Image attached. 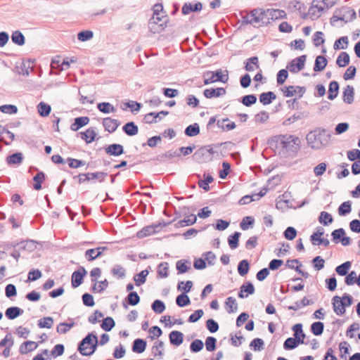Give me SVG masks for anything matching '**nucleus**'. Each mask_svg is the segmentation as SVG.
Here are the masks:
<instances>
[{
	"instance_id": "f257e3e1",
	"label": "nucleus",
	"mask_w": 360,
	"mask_h": 360,
	"mask_svg": "<svg viewBox=\"0 0 360 360\" xmlns=\"http://www.w3.org/2000/svg\"><path fill=\"white\" fill-rule=\"evenodd\" d=\"M286 18V13L281 9H264L257 8L252 9L243 18V22L252 25L254 27L266 26L275 21Z\"/></svg>"
},
{
	"instance_id": "f03ea898",
	"label": "nucleus",
	"mask_w": 360,
	"mask_h": 360,
	"mask_svg": "<svg viewBox=\"0 0 360 360\" xmlns=\"http://www.w3.org/2000/svg\"><path fill=\"white\" fill-rule=\"evenodd\" d=\"M331 135L324 129H316L307 135L308 145L313 149H320L329 144Z\"/></svg>"
},
{
	"instance_id": "7ed1b4c3",
	"label": "nucleus",
	"mask_w": 360,
	"mask_h": 360,
	"mask_svg": "<svg viewBox=\"0 0 360 360\" xmlns=\"http://www.w3.org/2000/svg\"><path fill=\"white\" fill-rule=\"evenodd\" d=\"M278 147L283 153H294L299 148L300 141L293 135H281L277 140Z\"/></svg>"
},
{
	"instance_id": "20e7f679",
	"label": "nucleus",
	"mask_w": 360,
	"mask_h": 360,
	"mask_svg": "<svg viewBox=\"0 0 360 360\" xmlns=\"http://www.w3.org/2000/svg\"><path fill=\"white\" fill-rule=\"evenodd\" d=\"M98 344L96 335L89 333L79 343L78 351L83 356H91L96 350Z\"/></svg>"
},
{
	"instance_id": "39448f33",
	"label": "nucleus",
	"mask_w": 360,
	"mask_h": 360,
	"mask_svg": "<svg viewBox=\"0 0 360 360\" xmlns=\"http://www.w3.org/2000/svg\"><path fill=\"white\" fill-rule=\"evenodd\" d=\"M352 297L347 293H345L342 297L334 296L333 297L334 312L338 316L343 315L345 313L346 307L352 305Z\"/></svg>"
},
{
	"instance_id": "423d86ee",
	"label": "nucleus",
	"mask_w": 360,
	"mask_h": 360,
	"mask_svg": "<svg viewBox=\"0 0 360 360\" xmlns=\"http://www.w3.org/2000/svg\"><path fill=\"white\" fill-rule=\"evenodd\" d=\"M202 77L204 78V84L205 85L216 82H221L223 83H226L229 79L228 74L223 75L221 70H218L216 72H205L202 75Z\"/></svg>"
},
{
	"instance_id": "0eeeda50",
	"label": "nucleus",
	"mask_w": 360,
	"mask_h": 360,
	"mask_svg": "<svg viewBox=\"0 0 360 360\" xmlns=\"http://www.w3.org/2000/svg\"><path fill=\"white\" fill-rule=\"evenodd\" d=\"M214 150L210 146H204L196 150L193 155L195 161L202 163L212 160Z\"/></svg>"
},
{
	"instance_id": "6e6552de",
	"label": "nucleus",
	"mask_w": 360,
	"mask_h": 360,
	"mask_svg": "<svg viewBox=\"0 0 360 360\" xmlns=\"http://www.w3.org/2000/svg\"><path fill=\"white\" fill-rule=\"evenodd\" d=\"M306 56L303 55L292 60L288 66V69L292 72L301 71L304 66Z\"/></svg>"
},
{
	"instance_id": "1a4fd4ad",
	"label": "nucleus",
	"mask_w": 360,
	"mask_h": 360,
	"mask_svg": "<svg viewBox=\"0 0 360 360\" xmlns=\"http://www.w3.org/2000/svg\"><path fill=\"white\" fill-rule=\"evenodd\" d=\"M283 95L286 97H291L296 94H299L300 96H302L305 91L304 87L300 86H283L281 89Z\"/></svg>"
},
{
	"instance_id": "9d476101",
	"label": "nucleus",
	"mask_w": 360,
	"mask_h": 360,
	"mask_svg": "<svg viewBox=\"0 0 360 360\" xmlns=\"http://www.w3.org/2000/svg\"><path fill=\"white\" fill-rule=\"evenodd\" d=\"M103 125L106 131L110 133L114 132L120 125V122L117 120L111 117L104 118L103 120Z\"/></svg>"
},
{
	"instance_id": "9b49d317",
	"label": "nucleus",
	"mask_w": 360,
	"mask_h": 360,
	"mask_svg": "<svg viewBox=\"0 0 360 360\" xmlns=\"http://www.w3.org/2000/svg\"><path fill=\"white\" fill-rule=\"evenodd\" d=\"M202 9V4L200 2H197L194 5L191 3H185L181 8L183 15H188L191 12L200 11Z\"/></svg>"
},
{
	"instance_id": "f8f14e48",
	"label": "nucleus",
	"mask_w": 360,
	"mask_h": 360,
	"mask_svg": "<svg viewBox=\"0 0 360 360\" xmlns=\"http://www.w3.org/2000/svg\"><path fill=\"white\" fill-rule=\"evenodd\" d=\"M207 98H218L226 94V89L220 87L217 89H207L203 92Z\"/></svg>"
},
{
	"instance_id": "ddd939ff",
	"label": "nucleus",
	"mask_w": 360,
	"mask_h": 360,
	"mask_svg": "<svg viewBox=\"0 0 360 360\" xmlns=\"http://www.w3.org/2000/svg\"><path fill=\"white\" fill-rule=\"evenodd\" d=\"M105 151L109 155L119 156L124 153V148L120 144L113 143L108 146Z\"/></svg>"
},
{
	"instance_id": "4468645a",
	"label": "nucleus",
	"mask_w": 360,
	"mask_h": 360,
	"mask_svg": "<svg viewBox=\"0 0 360 360\" xmlns=\"http://www.w3.org/2000/svg\"><path fill=\"white\" fill-rule=\"evenodd\" d=\"M7 223L11 225L12 229H15L21 226L22 220L20 215L13 210L8 217Z\"/></svg>"
},
{
	"instance_id": "2eb2a0df",
	"label": "nucleus",
	"mask_w": 360,
	"mask_h": 360,
	"mask_svg": "<svg viewBox=\"0 0 360 360\" xmlns=\"http://www.w3.org/2000/svg\"><path fill=\"white\" fill-rule=\"evenodd\" d=\"M160 228L159 225H150L143 228L141 231L137 232V237L143 238L156 233Z\"/></svg>"
},
{
	"instance_id": "dca6fc26",
	"label": "nucleus",
	"mask_w": 360,
	"mask_h": 360,
	"mask_svg": "<svg viewBox=\"0 0 360 360\" xmlns=\"http://www.w3.org/2000/svg\"><path fill=\"white\" fill-rule=\"evenodd\" d=\"M255 292L254 285L248 282L244 283L240 287V291L238 293V297L240 298L247 297L248 295H252Z\"/></svg>"
},
{
	"instance_id": "f3484780",
	"label": "nucleus",
	"mask_w": 360,
	"mask_h": 360,
	"mask_svg": "<svg viewBox=\"0 0 360 360\" xmlns=\"http://www.w3.org/2000/svg\"><path fill=\"white\" fill-rule=\"evenodd\" d=\"M86 270L82 268V272L79 271H75L72 275V285L73 288H77L82 283L83 277L86 274Z\"/></svg>"
},
{
	"instance_id": "a211bd4d",
	"label": "nucleus",
	"mask_w": 360,
	"mask_h": 360,
	"mask_svg": "<svg viewBox=\"0 0 360 360\" xmlns=\"http://www.w3.org/2000/svg\"><path fill=\"white\" fill-rule=\"evenodd\" d=\"M354 89L352 86L347 85L343 91V101L352 104L354 102Z\"/></svg>"
},
{
	"instance_id": "6ab92c4d",
	"label": "nucleus",
	"mask_w": 360,
	"mask_h": 360,
	"mask_svg": "<svg viewBox=\"0 0 360 360\" xmlns=\"http://www.w3.org/2000/svg\"><path fill=\"white\" fill-rule=\"evenodd\" d=\"M22 313V310L18 307H8L6 311L5 315L7 319L13 320L18 317Z\"/></svg>"
},
{
	"instance_id": "aec40b11",
	"label": "nucleus",
	"mask_w": 360,
	"mask_h": 360,
	"mask_svg": "<svg viewBox=\"0 0 360 360\" xmlns=\"http://www.w3.org/2000/svg\"><path fill=\"white\" fill-rule=\"evenodd\" d=\"M169 340L171 344L179 346L184 340V335L179 331H172L169 334Z\"/></svg>"
},
{
	"instance_id": "412c9836",
	"label": "nucleus",
	"mask_w": 360,
	"mask_h": 360,
	"mask_svg": "<svg viewBox=\"0 0 360 360\" xmlns=\"http://www.w3.org/2000/svg\"><path fill=\"white\" fill-rule=\"evenodd\" d=\"M217 125L219 128H221V129H223L224 131H231L236 128L235 122H231L228 118L218 120Z\"/></svg>"
},
{
	"instance_id": "4be33fe9",
	"label": "nucleus",
	"mask_w": 360,
	"mask_h": 360,
	"mask_svg": "<svg viewBox=\"0 0 360 360\" xmlns=\"http://www.w3.org/2000/svg\"><path fill=\"white\" fill-rule=\"evenodd\" d=\"M259 60L257 56H253L247 60L245 62V69L248 72L254 71L259 68Z\"/></svg>"
},
{
	"instance_id": "5701e85b",
	"label": "nucleus",
	"mask_w": 360,
	"mask_h": 360,
	"mask_svg": "<svg viewBox=\"0 0 360 360\" xmlns=\"http://www.w3.org/2000/svg\"><path fill=\"white\" fill-rule=\"evenodd\" d=\"M89 122L88 117H79L75 120V122L71 125L72 131H77L81 127L86 125Z\"/></svg>"
},
{
	"instance_id": "b1692460",
	"label": "nucleus",
	"mask_w": 360,
	"mask_h": 360,
	"mask_svg": "<svg viewBox=\"0 0 360 360\" xmlns=\"http://www.w3.org/2000/svg\"><path fill=\"white\" fill-rule=\"evenodd\" d=\"M37 108L39 115L43 117L49 116L51 111V105L44 102H40L37 105Z\"/></svg>"
},
{
	"instance_id": "393cba45",
	"label": "nucleus",
	"mask_w": 360,
	"mask_h": 360,
	"mask_svg": "<svg viewBox=\"0 0 360 360\" xmlns=\"http://www.w3.org/2000/svg\"><path fill=\"white\" fill-rule=\"evenodd\" d=\"M152 352L155 357L162 359L164 354V342L162 341L156 342L152 348Z\"/></svg>"
},
{
	"instance_id": "a878e982",
	"label": "nucleus",
	"mask_w": 360,
	"mask_h": 360,
	"mask_svg": "<svg viewBox=\"0 0 360 360\" xmlns=\"http://www.w3.org/2000/svg\"><path fill=\"white\" fill-rule=\"evenodd\" d=\"M328 61L326 58L323 56H319L316 57L315 60V64L314 67V70L316 72H320L324 70L326 66L327 65Z\"/></svg>"
},
{
	"instance_id": "bb28decb",
	"label": "nucleus",
	"mask_w": 360,
	"mask_h": 360,
	"mask_svg": "<svg viewBox=\"0 0 360 360\" xmlns=\"http://www.w3.org/2000/svg\"><path fill=\"white\" fill-rule=\"evenodd\" d=\"M22 161V153H15L6 158V162L8 165L11 166L16 164H20Z\"/></svg>"
},
{
	"instance_id": "cd10ccee",
	"label": "nucleus",
	"mask_w": 360,
	"mask_h": 360,
	"mask_svg": "<svg viewBox=\"0 0 360 360\" xmlns=\"http://www.w3.org/2000/svg\"><path fill=\"white\" fill-rule=\"evenodd\" d=\"M197 218L195 214H190L186 217L184 219L180 220L177 222L176 225L178 227H184L191 226L196 222Z\"/></svg>"
},
{
	"instance_id": "c85d7f7f",
	"label": "nucleus",
	"mask_w": 360,
	"mask_h": 360,
	"mask_svg": "<svg viewBox=\"0 0 360 360\" xmlns=\"http://www.w3.org/2000/svg\"><path fill=\"white\" fill-rule=\"evenodd\" d=\"M226 309L228 313L236 312L238 309L236 300L233 297H229L225 302Z\"/></svg>"
},
{
	"instance_id": "c756f323",
	"label": "nucleus",
	"mask_w": 360,
	"mask_h": 360,
	"mask_svg": "<svg viewBox=\"0 0 360 360\" xmlns=\"http://www.w3.org/2000/svg\"><path fill=\"white\" fill-rule=\"evenodd\" d=\"M292 330L294 331L295 338L299 340L302 343H304L305 334L302 330V325L301 323L295 324L292 327Z\"/></svg>"
},
{
	"instance_id": "7c9ffc66",
	"label": "nucleus",
	"mask_w": 360,
	"mask_h": 360,
	"mask_svg": "<svg viewBox=\"0 0 360 360\" xmlns=\"http://www.w3.org/2000/svg\"><path fill=\"white\" fill-rule=\"evenodd\" d=\"M276 98V95L273 92L268 91V92L262 93L259 96V101L263 105H269L272 102L273 100H275Z\"/></svg>"
},
{
	"instance_id": "2f4dec72",
	"label": "nucleus",
	"mask_w": 360,
	"mask_h": 360,
	"mask_svg": "<svg viewBox=\"0 0 360 360\" xmlns=\"http://www.w3.org/2000/svg\"><path fill=\"white\" fill-rule=\"evenodd\" d=\"M146 347V342L142 339H136L134 341L132 346V350L136 353H142L145 351Z\"/></svg>"
},
{
	"instance_id": "473e14b6",
	"label": "nucleus",
	"mask_w": 360,
	"mask_h": 360,
	"mask_svg": "<svg viewBox=\"0 0 360 360\" xmlns=\"http://www.w3.org/2000/svg\"><path fill=\"white\" fill-rule=\"evenodd\" d=\"M300 344L302 343L299 340L295 338H288L284 342L283 348L286 350L293 349L296 348Z\"/></svg>"
},
{
	"instance_id": "72a5a7b5",
	"label": "nucleus",
	"mask_w": 360,
	"mask_h": 360,
	"mask_svg": "<svg viewBox=\"0 0 360 360\" xmlns=\"http://www.w3.org/2000/svg\"><path fill=\"white\" fill-rule=\"evenodd\" d=\"M339 84L337 82L333 81L329 84L328 96V98L330 100L335 98L338 94Z\"/></svg>"
},
{
	"instance_id": "f704fd0d",
	"label": "nucleus",
	"mask_w": 360,
	"mask_h": 360,
	"mask_svg": "<svg viewBox=\"0 0 360 360\" xmlns=\"http://www.w3.org/2000/svg\"><path fill=\"white\" fill-rule=\"evenodd\" d=\"M123 131L129 136H134L138 134V127L133 122L127 123L123 127Z\"/></svg>"
},
{
	"instance_id": "c9c22d12",
	"label": "nucleus",
	"mask_w": 360,
	"mask_h": 360,
	"mask_svg": "<svg viewBox=\"0 0 360 360\" xmlns=\"http://www.w3.org/2000/svg\"><path fill=\"white\" fill-rule=\"evenodd\" d=\"M319 221L324 226H328L333 221V219L330 214L323 211L320 214Z\"/></svg>"
},
{
	"instance_id": "e433bc0d",
	"label": "nucleus",
	"mask_w": 360,
	"mask_h": 360,
	"mask_svg": "<svg viewBox=\"0 0 360 360\" xmlns=\"http://www.w3.org/2000/svg\"><path fill=\"white\" fill-rule=\"evenodd\" d=\"M349 63V56L346 52H342L338 56L336 63L340 67H345Z\"/></svg>"
},
{
	"instance_id": "4c0bfd02",
	"label": "nucleus",
	"mask_w": 360,
	"mask_h": 360,
	"mask_svg": "<svg viewBox=\"0 0 360 360\" xmlns=\"http://www.w3.org/2000/svg\"><path fill=\"white\" fill-rule=\"evenodd\" d=\"M204 178V179L199 180L198 185L203 190L207 191L210 190L209 184L212 183L214 181V179L210 174H205Z\"/></svg>"
},
{
	"instance_id": "58836bf2",
	"label": "nucleus",
	"mask_w": 360,
	"mask_h": 360,
	"mask_svg": "<svg viewBox=\"0 0 360 360\" xmlns=\"http://www.w3.org/2000/svg\"><path fill=\"white\" fill-rule=\"evenodd\" d=\"M345 14L338 17V20L347 22L348 20H352L356 18V12L353 9L347 8L345 9Z\"/></svg>"
},
{
	"instance_id": "ea45409f",
	"label": "nucleus",
	"mask_w": 360,
	"mask_h": 360,
	"mask_svg": "<svg viewBox=\"0 0 360 360\" xmlns=\"http://www.w3.org/2000/svg\"><path fill=\"white\" fill-rule=\"evenodd\" d=\"M249 268L250 265L248 260L243 259L240 261L238 265V274L242 276H245L248 273Z\"/></svg>"
},
{
	"instance_id": "a19ab883",
	"label": "nucleus",
	"mask_w": 360,
	"mask_h": 360,
	"mask_svg": "<svg viewBox=\"0 0 360 360\" xmlns=\"http://www.w3.org/2000/svg\"><path fill=\"white\" fill-rule=\"evenodd\" d=\"M199 133L200 127L197 123L188 126L185 129V134L188 136H197Z\"/></svg>"
},
{
	"instance_id": "79ce46f5",
	"label": "nucleus",
	"mask_w": 360,
	"mask_h": 360,
	"mask_svg": "<svg viewBox=\"0 0 360 360\" xmlns=\"http://www.w3.org/2000/svg\"><path fill=\"white\" fill-rule=\"evenodd\" d=\"M148 275V270H143L139 274H136L134 280L137 286H140L146 282V278Z\"/></svg>"
},
{
	"instance_id": "37998d69",
	"label": "nucleus",
	"mask_w": 360,
	"mask_h": 360,
	"mask_svg": "<svg viewBox=\"0 0 360 360\" xmlns=\"http://www.w3.org/2000/svg\"><path fill=\"white\" fill-rule=\"evenodd\" d=\"M240 236V233L239 232H236L229 237L228 243L231 249L234 250L238 248Z\"/></svg>"
},
{
	"instance_id": "c03bdc74",
	"label": "nucleus",
	"mask_w": 360,
	"mask_h": 360,
	"mask_svg": "<svg viewBox=\"0 0 360 360\" xmlns=\"http://www.w3.org/2000/svg\"><path fill=\"white\" fill-rule=\"evenodd\" d=\"M98 109L103 113L115 112V108L110 103H101L98 104Z\"/></svg>"
},
{
	"instance_id": "a18cd8bd",
	"label": "nucleus",
	"mask_w": 360,
	"mask_h": 360,
	"mask_svg": "<svg viewBox=\"0 0 360 360\" xmlns=\"http://www.w3.org/2000/svg\"><path fill=\"white\" fill-rule=\"evenodd\" d=\"M176 302L179 307H183L191 303V300L187 295L182 293L177 296Z\"/></svg>"
},
{
	"instance_id": "49530a36",
	"label": "nucleus",
	"mask_w": 360,
	"mask_h": 360,
	"mask_svg": "<svg viewBox=\"0 0 360 360\" xmlns=\"http://www.w3.org/2000/svg\"><path fill=\"white\" fill-rule=\"evenodd\" d=\"M324 329V325L322 322H315L311 326V333L314 335H320L323 333Z\"/></svg>"
},
{
	"instance_id": "de8ad7c7",
	"label": "nucleus",
	"mask_w": 360,
	"mask_h": 360,
	"mask_svg": "<svg viewBox=\"0 0 360 360\" xmlns=\"http://www.w3.org/2000/svg\"><path fill=\"white\" fill-rule=\"evenodd\" d=\"M351 202L349 201L344 202L338 208V214L340 216H345L351 212Z\"/></svg>"
},
{
	"instance_id": "09e8293b",
	"label": "nucleus",
	"mask_w": 360,
	"mask_h": 360,
	"mask_svg": "<svg viewBox=\"0 0 360 360\" xmlns=\"http://www.w3.org/2000/svg\"><path fill=\"white\" fill-rule=\"evenodd\" d=\"M350 267H351V262H345V263L337 266L335 269V271L338 273V274H339L340 276H345V275H347Z\"/></svg>"
},
{
	"instance_id": "8fccbe9b",
	"label": "nucleus",
	"mask_w": 360,
	"mask_h": 360,
	"mask_svg": "<svg viewBox=\"0 0 360 360\" xmlns=\"http://www.w3.org/2000/svg\"><path fill=\"white\" fill-rule=\"evenodd\" d=\"M82 138L85 140L86 143L92 142L96 136V133L94 129H89L86 131L81 133Z\"/></svg>"
},
{
	"instance_id": "3c124183",
	"label": "nucleus",
	"mask_w": 360,
	"mask_h": 360,
	"mask_svg": "<svg viewBox=\"0 0 360 360\" xmlns=\"http://www.w3.org/2000/svg\"><path fill=\"white\" fill-rule=\"evenodd\" d=\"M35 181L33 187L34 189L39 191L41 188V183L44 180V174L43 172H38L33 178Z\"/></svg>"
},
{
	"instance_id": "603ef678",
	"label": "nucleus",
	"mask_w": 360,
	"mask_h": 360,
	"mask_svg": "<svg viewBox=\"0 0 360 360\" xmlns=\"http://www.w3.org/2000/svg\"><path fill=\"white\" fill-rule=\"evenodd\" d=\"M152 309L157 314H161L165 309V305L161 300H156L152 304Z\"/></svg>"
},
{
	"instance_id": "864d4df0",
	"label": "nucleus",
	"mask_w": 360,
	"mask_h": 360,
	"mask_svg": "<svg viewBox=\"0 0 360 360\" xmlns=\"http://www.w3.org/2000/svg\"><path fill=\"white\" fill-rule=\"evenodd\" d=\"M101 256L96 248L89 249L85 252V257L88 261H93Z\"/></svg>"
},
{
	"instance_id": "5fc2aeb1",
	"label": "nucleus",
	"mask_w": 360,
	"mask_h": 360,
	"mask_svg": "<svg viewBox=\"0 0 360 360\" xmlns=\"http://www.w3.org/2000/svg\"><path fill=\"white\" fill-rule=\"evenodd\" d=\"M0 111L6 114L13 115L18 112V108L14 105L6 104L0 106Z\"/></svg>"
},
{
	"instance_id": "6e6d98bb",
	"label": "nucleus",
	"mask_w": 360,
	"mask_h": 360,
	"mask_svg": "<svg viewBox=\"0 0 360 360\" xmlns=\"http://www.w3.org/2000/svg\"><path fill=\"white\" fill-rule=\"evenodd\" d=\"M348 44L347 37H342L339 39L336 40L334 44L335 49H345L347 48Z\"/></svg>"
},
{
	"instance_id": "4d7b16f0",
	"label": "nucleus",
	"mask_w": 360,
	"mask_h": 360,
	"mask_svg": "<svg viewBox=\"0 0 360 360\" xmlns=\"http://www.w3.org/2000/svg\"><path fill=\"white\" fill-rule=\"evenodd\" d=\"M111 273L114 276H117L120 278L125 276V269L121 265H115L111 270Z\"/></svg>"
},
{
	"instance_id": "13d9d810",
	"label": "nucleus",
	"mask_w": 360,
	"mask_h": 360,
	"mask_svg": "<svg viewBox=\"0 0 360 360\" xmlns=\"http://www.w3.org/2000/svg\"><path fill=\"white\" fill-rule=\"evenodd\" d=\"M115 326V321L111 317L105 318L102 323L101 328L105 331H110Z\"/></svg>"
},
{
	"instance_id": "bf43d9fd",
	"label": "nucleus",
	"mask_w": 360,
	"mask_h": 360,
	"mask_svg": "<svg viewBox=\"0 0 360 360\" xmlns=\"http://www.w3.org/2000/svg\"><path fill=\"white\" fill-rule=\"evenodd\" d=\"M168 264L167 262H162L158 265V274L161 278H166L168 276Z\"/></svg>"
},
{
	"instance_id": "052dcab7",
	"label": "nucleus",
	"mask_w": 360,
	"mask_h": 360,
	"mask_svg": "<svg viewBox=\"0 0 360 360\" xmlns=\"http://www.w3.org/2000/svg\"><path fill=\"white\" fill-rule=\"evenodd\" d=\"M107 175L108 174L103 172L87 173V176L89 178V180L97 179L100 182H103Z\"/></svg>"
},
{
	"instance_id": "680f3d73",
	"label": "nucleus",
	"mask_w": 360,
	"mask_h": 360,
	"mask_svg": "<svg viewBox=\"0 0 360 360\" xmlns=\"http://www.w3.org/2000/svg\"><path fill=\"white\" fill-rule=\"evenodd\" d=\"M53 324V319L51 317H44L39 321L38 326L40 328H51Z\"/></svg>"
},
{
	"instance_id": "e2e57ef3",
	"label": "nucleus",
	"mask_w": 360,
	"mask_h": 360,
	"mask_svg": "<svg viewBox=\"0 0 360 360\" xmlns=\"http://www.w3.org/2000/svg\"><path fill=\"white\" fill-rule=\"evenodd\" d=\"M93 37H94V33H93V32H91L90 30L82 31V32H79L77 34V39L82 41H88V40L92 39Z\"/></svg>"
},
{
	"instance_id": "0e129e2a",
	"label": "nucleus",
	"mask_w": 360,
	"mask_h": 360,
	"mask_svg": "<svg viewBox=\"0 0 360 360\" xmlns=\"http://www.w3.org/2000/svg\"><path fill=\"white\" fill-rule=\"evenodd\" d=\"M257 101V97L253 94L246 95L242 98V103L245 106H250Z\"/></svg>"
},
{
	"instance_id": "69168bd1",
	"label": "nucleus",
	"mask_w": 360,
	"mask_h": 360,
	"mask_svg": "<svg viewBox=\"0 0 360 360\" xmlns=\"http://www.w3.org/2000/svg\"><path fill=\"white\" fill-rule=\"evenodd\" d=\"M193 286V283L191 281H188L186 283L184 281H180L178 284V290L180 291H183L185 293L190 292Z\"/></svg>"
},
{
	"instance_id": "338daca9",
	"label": "nucleus",
	"mask_w": 360,
	"mask_h": 360,
	"mask_svg": "<svg viewBox=\"0 0 360 360\" xmlns=\"http://www.w3.org/2000/svg\"><path fill=\"white\" fill-rule=\"evenodd\" d=\"M269 118V113L266 111H262L255 115V120L256 122L264 124L267 122Z\"/></svg>"
},
{
	"instance_id": "774afa93",
	"label": "nucleus",
	"mask_w": 360,
	"mask_h": 360,
	"mask_svg": "<svg viewBox=\"0 0 360 360\" xmlns=\"http://www.w3.org/2000/svg\"><path fill=\"white\" fill-rule=\"evenodd\" d=\"M39 244L32 240H24V250H27L28 252H32L37 248Z\"/></svg>"
}]
</instances>
